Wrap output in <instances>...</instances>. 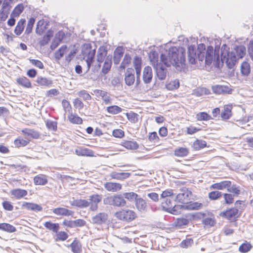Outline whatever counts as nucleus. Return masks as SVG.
<instances>
[{
  "label": "nucleus",
  "instance_id": "nucleus-1",
  "mask_svg": "<svg viewBox=\"0 0 253 253\" xmlns=\"http://www.w3.org/2000/svg\"><path fill=\"white\" fill-rule=\"evenodd\" d=\"M188 59L191 64H195L198 59L206 66L212 63L218 68L225 62L229 69L234 68L238 58H243L246 48H233L227 51L226 48H188Z\"/></svg>",
  "mask_w": 253,
  "mask_h": 253
},
{
  "label": "nucleus",
  "instance_id": "nucleus-2",
  "mask_svg": "<svg viewBox=\"0 0 253 253\" xmlns=\"http://www.w3.org/2000/svg\"><path fill=\"white\" fill-rule=\"evenodd\" d=\"M160 61L166 67L174 66L177 71L184 68L185 50L184 48H169L162 51Z\"/></svg>",
  "mask_w": 253,
  "mask_h": 253
},
{
  "label": "nucleus",
  "instance_id": "nucleus-3",
  "mask_svg": "<svg viewBox=\"0 0 253 253\" xmlns=\"http://www.w3.org/2000/svg\"><path fill=\"white\" fill-rule=\"evenodd\" d=\"M192 193L186 188L181 189L180 192L176 195L175 201L183 204L179 205V209H183L187 210H197L202 208L203 205L198 202H188Z\"/></svg>",
  "mask_w": 253,
  "mask_h": 253
},
{
  "label": "nucleus",
  "instance_id": "nucleus-4",
  "mask_svg": "<svg viewBox=\"0 0 253 253\" xmlns=\"http://www.w3.org/2000/svg\"><path fill=\"white\" fill-rule=\"evenodd\" d=\"M105 205H108L114 207H124L126 205V201L121 195L116 194L108 196L103 200Z\"/></svg>",
  "mask_w": 253,
  "mask_h": 253
},
{
  "label": "nucleus",
  "instance_id": "nucleus-5",
  "mask_svg": "<svg viewBox=\"0 0 253 253\" xmlns=\"http://www.w3.org/2000/svg\"><path fill=\"white\" fill-rule=\"evenodd\" d=\"M115 216L121 220L130 222L135 219L136 213L132 210L125 209L116 212Z\"/></svg>",
  "mask_w": 253,
  "mask_h": 253
},
{
  "label": "nucleus",
  "instance_id": "nucleus-6",
  "mask_svg": "<svg viewBox=\"0 0 253 253\" xmlns=\"http://www.w3.org/2000/svg\"><path fill=\"white\" fill-rule=\"evenodd\" d=\"M173 199L174 198L164 200L161 202V205L164 210L166 211L171 210L172 214H176L178 212L180 206L173 205L172 203Z\"/></svg>",
  "mask_w": 253,
  "mask_h": 253
},
{
  "label": "nucleus",
  "instance_id": "nucleus-7",
  "mask_svg": "<svg viewBox=\"0 0 253 253\" xmlns=\"http://www.w3.org/2000/svg\"><path fill=\"white\" fill-rule=\"evenodd\" d=\"M201 41L204 42L199 43L198 47H220V42L218 39H212L210 41L207 38L202 37Z\"/></svg>",
  "mask_w": 253,
  "mask_h": 253
},
{
  "label": "nucleus",
  "instance_id": "nucleus-8",
  "mask_svg": "<svg viewBox=\"0 0 253 253\" xmlns=\"http://www.w3.org/2000/svg\"><path fill=\"white\" fill-rule=\"evenodd\" d=\"M108 218V215L106 212H99L92 217V223L95 224L101 225L106 223Z\"/></svg>",
  "mask_w": 253,
  "mask_h": 253
},
{
  "label": "nucleus",
  "instance_id": "nucleus-9",
  "mask_svg": "<svg viewBox=\"0 0 253 253\" xmlns=\"http://www.w3.org/2000/svg\"><path fill=\"white\" fill-rule=\"evenodd\" d=\"M89 208L91 211H96L98 209V204L102 200V196L98 194H93L89 197Z\"/></svg>",
  "mask_w": 253,
  "mask_h": 253
},
{
  "label": "nucleus",
  "instance_id": "nucleus-10",
  "mask_svg": "<svg viewBox=\"0 0 253 253\" xmlns=\"http://www.w3.org/2000/svg\"><path fill=\"white\" fill-rule=\"evenodd\" d=\"M135 205L137 210L141 213H146L148 211L149 206L143 198H138L136 199Z\"/></svg>",
  "mask_w": 253,
  "mask_h": 253
},
{
  "label": "nucleus",
  "instance_id": "nucleus-11",
  "mask_svg": "<svg viewBox=\"0 0 253 253\" xmlns=\"http://www.w3.org/2000/svg\"><path fill=\"white\" fill-rule=\"evenodd\" d=\"M239 211L236 208L230 209L225 211H223L220 213V215L228 219L233 220L239 216Z\"/></svg>",
  "mask_w": 253,
  "mask_h": 253
},
{
  "label": "nucleus",
  "instance_id": "nucleus-12",
  "mask_svg": "<svg viewBox=\"0 0 253 253\" xmlns=\"http://www.w3.org/2000/svg\"><path fill=\"white\" fill-rule=\"evenodd\" d=\"M153 67L156 70L158 78L160 80H165L168 73L167 69L162 64L153 66Z\"/></svg>",
  "mask_w": 253,
  "mask_h": 253
},
{
  "label": "nucleus",
  "instance_id": "nucleus-13",
  "mask_svg": "<svg viewBox=\"0 0 253 253\" xmlns=\"http://www.w3.org/2000/svg\"><path fill=\"white\" fill-rule=\"evenodd\" d=\"M107 52V51L105 50V48H98L97 54V62H99V64L94 66L93 72H95V71H98L100 68V63L104 61L105 57L106 56Z\"/></svg>",
  "mask_w": 253,
  "mask_h": 253
},
{
  "label": "nucleus",
  "instance_id": "nucleus-14",
  "mask_svg": "<svg viewBox=\"0 0 253 253\" xmlns=\"http://www.w3.org/2000/svg\"><path fill=\"white\" fill-rule=\"evenodd\" d=\"M96 53L95 49L89 50L86 54L84 56V59L85 60L87 64L86 72H88L91 67V65L94 62L95 54Z\"/></svg>",
  "mask_w": 253,
  "mask_h": 253
},
{
  "label": "nucleus",
  "instance_id": "nucleus-15",
  "mask_svg": "<svg viewBox=\"0 0 253 253\" xmlns=\"http://www.w3.org/2000/svg\"><path fill=\"white\" fill-rule=\"evenodd\" d=\"M153 73L151 67L146 66L144 68L143 72L142 79L145 84H150L152 80Z\"/></svg>",
  "mask_w": 253,
  "mask_h": 253
},
{
  "label": "nucleus",
  "instance_id": "nucleus-16",
  "mask_svg": "<svg viewBox=\"0 0 253 253\" xmlns=\"http://www.w3.org/2000/svg\"><path fill=\"white\" fill-rule=\"evenodd\" d=\"M65 34L63 31H58L55 35L53 38L50 47H57L62 42V40L65 38Z\"/></svg>",
  "mask_w": 253,
  "mask_h": 253
},
{
  "label": "nucleus",
  "instance_id": "nucleus-17",
  "mask_svg": "<svg viewBox=\"0 0 253 253\" xmlns=\"http://www.w3.org/2000/svg\"><path fill=\"white\" fill-rule=\"evenodd\" d=\"M125 81L126 84L128 85H132L135 81L134 72L133 69L128 68L125 74Z\"/></svg>",
  "mask_w": 253,
  "mask_h": 253
},
{
  "label": "nucleus",
  "instance_id": "nucleus-18",
  "mask_svg": "<svg viewBox=\"0 0 253 253\" xmlns=\"http://www.w3.org/2000/svg\"><path fill=\"white\" fill-rule=\"evenodd\" d=\"M213 92L216 94L230 93L232 89L226 85H215L212 86Z\"/></svg>",
  "mask_w": 253,
  "mask_h": 253
},
{
  "label": "nucleus",
  "instance_id": "nucleus-19",
  "mask_svg": "<svg viewBox=\"0 0 253 253\" xmlns=\"http://www.w3.org/2000/svg\"><path fill=\"white\" fill-rule=\"evenodd\" d=\"M49 25L48 22L44 19L40 20L37 24L36 32L38 35H42L46 30Z\"/></svg>",
  "mask_w": 253,
  "mask_h": 253
},
{
  "label": "nucleus",
  "instance_id": "nucleus-20",
  "mask_svg": "<svg viewBox=\"0 0 253 253\" xmlns=\"http://www.w3.org/2000/svg\"><path fill=\"white\" fill-rule=\"evenodd\" d=\"M133 65L136 71V83L140 82V76L141 71V58L135 57L133 60Z\"/></svg>",
  "mask_w": 253,
  "mask_h": 253
},
{
  "label": "nucleus",
  "instance_id": "nucleus-21",
  "mask_svg": "<svg viewBox=\"0 0 253 253\" xmlns=\"http://www.w3.org/2000/svg\"><path fill=\"white\" fill-rule=\"evenodd\" d=\"M75 153L80 156L93 157L94 152L90 149L86 148L80 147L75 150Z\"/></svg>",
  "mask_w": 253,
  "mask_h": 253
},
{
  "label": "nucleus",
  "instance_id": "nucleus-22",
  "mask_svg": "<svg viewBox=\"0 0 253 253\" xmlns=\"http://www.w3.org/2000/svg\"><path fill=\"white\" fill-rule=\"evenodd\" d=\"M52 212L57 215L60 216H71L74 212L64 208H57L52 210Z\"/></svg>",
  "mask_w": 253,
  "mask_h": 253
},
{
  "label": "nucleus",
  "instance_id": "nucleus-23",
  "mask_svg": "<svg viewBox=\"0 0 253 253\" xmlns=\"http://www.w3.org/2000/svg\"><path fill=\"white\" fill-rule=\"evenodd\" d=\"M231 182L230 181L225 180L222 181L220 182L215 183L211 185L210 187V189H217L222 190L225 188H227L230 186Z\"/></svg>",
  "mask_w": 253,
  "mask_h": 253
},
{
  "label": "nucleus",
  "instance_id": "nucleus-24",
  "mask_svg": "<svg viewBox=\"0 0 253 253\" xmlns=\"http://www.w3.org/2000/svg\"><path fill=\"white\" fill-rule=\"evenodd\" d=\"M251 65L247 61H244L240 66V72L242 76L247 77L249 76L251 73Z\"/></svg>",
  "mask_w": 253,
  "mask_h": 253
},
{
  "label": "nucleus",
  "instance_id": "nucleus-25",
  "mask_svg": "<svg viewBox=\"0 0 253 253\" xmlns=\"http://www.w3.org/2000/svg\"><path fill=\"white\" fill-rule=\"evenodd\" d=\"M105 188L108 191L117 192L122 188V185L119 183L106 182L104 185Z\"/></svg>",
  "mask_w": 253,
  "mask_h": 253
},
{
  "label": "nucleus",
  "instance_id": "nucleus-26",
  "mask_svg": "<svg viewBox=\"0 0 253 253\" xmlns=\"http://www.w3.org/2000/svg\"><path fill=\"white\" fill-rule=\"evenodd\" d=\"M71 205L80 208H85L89 206L90 203L84 199H76L70 201Z\"/></svg>",
  "mask_w": 253,
  "mask_h": 253
},
{
  "label": "nucleus",
  "instance_id": "nucleus-27",
  "mask_svg": "<svg viewBox=\"0 0 253 253\" xmlns=\"http://www.w3.org/2000/svg\"><path fill=\"white\" fill-rule=\"evenodd\" d=\"M10 194L16 199H20L26 196L28 194V192L25 190L16 188L10 191Z\"/></svg>",
  "mask_w": 253,
  "mask_h": 253
},
{
  "label": "nucleus",
  "instance_id": "nucleus-28",
  "mask_svg": "<svg viewBox=\"0 0 253 253\" xmlns=\"http://www.w3.org/2000/svg\"><path fill=\"white\" fill-rule=\"evenodd\" d=\"M53 31L51 29L48 30L46 34L39 40V43L40 45L44 46L47 44L49 42L51 38L53 36Z\"/></svg>",
  "mask_w": 253,
  "mask_h": 253
},
{
  "label": "nucleus",
  "instance_id": "nucleus-29",
  "mask_svg": "<svg viewBox=\"0 0 253 253\" xmlns=\"http://www.w3.org/2000/svg\"><path fill=\"white\" fill-rule=\"evenodd\" d=\"M34 182L36 185H44L47 183V176L43 174L37 175L34 178Z\"/></svg>",
  "mask_w": 253,
  "mask_h": 253
},
{
  "label": "nucleus",
  "instance_id": "nucleus-30",
  "mask_svg": "<svg viewBox=\"0 0 253 253\" xmlns=\"http://www.w3.org/2000/svg\"><path fill=\"white\" fill-rule=\"evenodd\" d=\"M22 132L26 135L28 139L29 138L37 139L40 136L39 133L34 129L25 128L22 130Z\"/></svg>",
  "mask_w": 253,
  "mask_h": 253
},
{
  "label": "nucleus",
  "instance_id": "nucleus-31",
  "mask_svg": "<svg viewBox=\"0 0 253 253\" xmlns=\"http://www.w3.org/2000/svg\"><path fill=\"white\" fill-rule=\"evenodd\" d=\"M149 58L151 65L153 66L161 64L159 60V54L154 51H152L149 53Z\"/></svg>",
  "mask_w": 253,
  "mask_h": 253
},
{
  "label": "nucleus",
  "instance_id": "nucleus-32",
  "mask_svg": "<svg viewBox=\"0 0 253 253\" xmlns=\"http://www.w3.org/2000/svg\"><path fill=\"white\" fill-rule=\"evenodd\" d=\"M71 250L74 253H81L82 251V245L80 242L75 239L70 245Z\"/></svg>",
  "mask_w": 253,
  "mask_h": 253
},
{
  "label": "nucleus",
  "instance_id": "nucleus-33",
  "mask_svg": "<svg viewBox=\"0 0 253 253\" xmlns=\"http://www.w3.org/2000/svg\"><path fill=\"white\" fill-rule=\"evenodd\" d=\"M26 23L25 19H21L18 22L14 29V33L16 35H20L24 30V26Z\"/></svg>",
  "mask_w": 253,
  "mask_h": 253
},
{
  "label": "nucleus",
  "instance_id": "nucleus-34",
  "mask_svg": "<svg viewBox=\"0 0 253 253\" xmlns=\"http://www.w3.org/2000/svg\"><path fill=\"white\" fill-rule=\"evenodd\" d=\"M11 7L2 5L0 10V21H4L8 17Z\"/></svg>",
  "mask_w": 253,
  "mask_h": 253
},
{
  "label": "nucleus",
  "instance_id": "nucleus-35",
  "mask_svg": "<svg viewBox=\"0 0 253 253\" xmlns=\"http://www.w3.org/2000/svg\"><path fill=\"white\" fill-rule=\"evenodd\" d=\"M130 175V173L128 172H117L114 171L111 173L110 176L113 179L122 180L128 177Z\"/></svg>",
  "mask_w": 253,
  "mask_h": 253
},
{
  "label": "nucleus",
  "instance_id": "nucleus-36",
  "mask_svg": "<svg viewBox=\"0 0 253 253\" xmlns=\"http://www.w3.org/2000/svg\"><path fill=\"white\" fill-rule=\"evenodd\" d=\"M0 230L8 233H13L16 230L14 226L6 223H0Z\"/></svg>",
  "mask_w": 253,
  "mask_h": 253
},
{
  "label": "nucleus",
  "instance_id": "nucleus-37",
  "mask_svg": "<svg viewBox=\"0 0 253 253\" xmlns=\"http://www.w3.org/2000/svg\"><path fill=\"white\" fill-rule=\"evenodd\" d=\"M23 207H25V208L28 210L34 211H41L42 209L40 205L31 203L25 202L23 203Z\"/></svg>",
  "mask_w": 253,
  "mask_h": 253
},
{
  "label": "nucleus",
  "instance_id": "nucleus-38",
  "mask_svg": "<svg viewBox=\"0 0 253 253\" xmlns=\"http://www.w3.org/2000/svg\"><path fill=\"white\" fill-rule=\"evenodd\" d=\"M36 82L39 85L44 86H48L52 83L51 80L42 77H38Z\"/></svg>",
  "mask_w": 253,
  "mask_h": 253
},
{
  "label": "nucleus",
  "instance_id": "nucleus-39",
  "mask_svg": "<svg viewBox=\"0 0 253 253\" xmlns=\"http://www.w3.org/2000/svg\"><path fill=\"white\" fill-rule=\"evenodd\" d=\"M24 9V6L23 3L17 4L13 9L11 16L18 17Z\"/></svg>",
  "mask_w": 253,
  "mask_h": 253
},
{
  "label": "nucleus",
  "instance_id": "nucleus-40",
  "mask_svg": "<svg viewBox=\"0 0 253 253\" xmlns=\"http://www.w3.org/2000/svg\"><path fill=\"white\" fill-rule=\"evenodd\" d=\"M17 83L18 84L26 88H31V84L28 79L26 77L19 78L17 79Z\"/></svg>",
  "mask_w": 253,
  "mask_h": 253
},
{
  "label": "nucleus",
  "instance_id": "nucleus-41",
  "mask_svg": "<svg viewBox=\"0 0 253 253\" xmlns=\"http://www.w3.org/2000/svg\"><path fill=\"white\" fill-rule=\"evenodd\" d=\"M232 115L231 108L230 106H226L224 107L221 113V117L224 120L229 119Z\"/></svg>",
  "mask_w": 253,
  "mask_h": 253
},
{
  "label": "nucleus",
  "instance_id": "nucleus-42",
  "mask_svg": "<svg viewBox=\"0 0 253 253\" xmlns=\"http://www.w3.org/2000/svg\"><path fill=\"white\" fill-rule=\"evenodd\" d=\"M123 49V48H116L114 55V62L115 64H118L119 63L121 58L123 55V52L122 51Z\"/></svg>",
  "mask_w": 253,
  "mask_h": 253
},
{
  "label": "nucleus",
  "instance_id": "nucleus-43",
  "mask_svg": "<svg viewBox=\"0 0 253 253\" xmlns=\"http://www.w3.org/2000/svg\"><path fill=\"white\" fill-rule=\"evenodd\" d=\"M29 141L30 139L28 138L24 139L19 137L14 140V144L17 147H24L26 146L29 143Z\"/></svg>",
  "mask_w": 253,
  "mask_h": 253
},
{
  "label": "nucleus",
  "instance_id": "nucleus-44",
  "mask_svg": "<svg viewBox=\"0 0 253 253\" xmlns=\"http://www.w3.org/2000/svg\"><path fill=\"white\" fill-rule=\"evenodd\" d=\"M111 66L112 60L110 59L107 58L105 60V62L104 63L103 68L102 69V72L103 73V74L105 75L107 73H108L111 69Z\"/></svg>",
  "mask_w": 253,
  "mask_h": 253
},
{
  "label": "nucleus",
  "instance_id": "nucleus-45",
  "mask_svg": "<svg viewBox=\"0 0 253 253\" xmlns=\"http://www.w3.org/2000/svg\"><path fill=\"white\" fill-rule=\"evenodd\" d=\"M227 191L229 192L232 193L234 196H238L241 193L240 186L236 184L230 185L227 188Z\"/></svg>",
  "mask_w": 253,
  "mask_h": 253
},
{
  "label": "nucleus",
  "instance_id": "nucleus-46",
  "mask_svg": "<svg viewBox=\"0 0 253 253\" xmlns=\"http://www.w3.org/2000/svg\"><path fill=\"white\" fill-rule=\"evenodd\" d=\"M207 146V143L203 140H196L193 144V148L196 150H199Z\"/></svg>",
  "mask_w": 253,
  "mask_h": 253
},
{
  "label": "nucleus",
  "instance_id": "nucleus-47",
  "mask_svg": "<svg viewBox=\"0 0 253 253\" xmlns=\"http://www.w3.org/2000/svg\"><path fill=\"white\" fill-rule=\"evenodd\" d=\"M44 226L48 229L52 230L54 232H57L59 226L58 223H53L50 221L45 222Z\"/></svg>",
  "mask_w": 253,
  "mask_h": 253
},
{
  "label": "nucleus",
  "instance_id": "nucleus-48",
  "mask_svg": "<svg viewBox=\"0 0 253 253\" xmlns=\"http://www.w3.org/2000/svg\"><path fill=\"white\" fill-rule=\"evenodd\" d=\"M123 145L127 149H136L138 145L135 141H126L123 142Z\"/></svg>",
  "mask_w": 253,
  "mask_h": 253
},
{
  "label": "nucleus",
  "instance_id": "nucleus-49",
  "mask_svg": "<svg viewBox=\"0 0 253 253\" xmlns=\"http://www.w3.org/2000/svg\"><path fill=\"white\" fill-rule=\"evenodd\" d=\"M68 119L73 124H81L83 122L82 118L77 115H73L71 112L68 116Z\"/></svg>",
  "mask_w": 253,
  "mask_h": 253
},
{
  "label": "nucleus",
  "instance_id": "nucleus-50",
  "mask_svg": "<svg viewBox=\"0 0 253 253\" xmlns=\"http://www.w3.org/2000/svg\"><path fill=\"white\" fill-rule=\"evenodd\" d=\"M188 154V150L186 148L181 147L174 151V154L178 157H184Z\"/></svg>",
  "mask_w": 253,
  "mask_h": 253
},
{
  "label": "nucleus",
  "instance_id": "nucleus-51",
  "mask_svg": "<svg viewBox=\"0 0 253 253\" xmlns=\"http://www.w3.org/2000/svg\"><path fill=\"white\" fill-rule=\"evenodd\" d=\"M45 124L46 127L49 130L55 131L57 130V122L48 120L46 121Z\"/></svg>",
  "mask_w": 253,
  "mask_h": 253
},
{
  "label": "nucleus",
  "instance_id": "nucleus-52",
  "mask_svg": "<svg viewBox=\"0 0 253 253\" xmlns=\"http://www.w3.org/2000/svg\"><path fill=\"white\" fill-rule=\"evenodd\" d=\"M124 198H125L126 199H127L129 201H136V199H137L138 198V195L134 192H126L124 193L123 196Z\"/></svg>",
  "mask_w": 253,
  "mask_h": 253
},
{
  "label": "nucleus",
  "instance_id": "nucleus-53",
  "mask_svg": "<svg viewBox=\"0 0 253 253\" xmlns=\"http://www.w3.org/2000/svg\"><path fill=\"white\" fill-rule=\"evenodd\" d=\"M222 195V194L221 192L213 191L209 193L208 197L211 200H216L221 198Z\"/></svg>",
  "mask_w": 253,
  "mask_h": 253
},
{
  "label": "nucleus",
  "instance_id": "nucleus-54",
  "mask_svg": "<svg viewBox=\"0 0 253 253\" xmlns=\"http://www.w3.org/2000/svg\"><path fill=\"white\" fill-rule=\"evenodd\" d=\"M179 86V81L174 80L166 84V87L169 90H174L178 88Z\"/></svg>",
  "mask_w": 253,
  "mask_h": 253
},
{
  "label": "nucleus",
  "instance_id": "nucleus-55",
  "mask_svg": "<svg viewBox=\"0 0 253 253\" xmlns=\"http://www.w3.org/2000/svg\"><path fill=\"white\" fill-rule=\"evenodd\" d=\"M107 111L111 114H117L122 112V109L116 105L109 106L107 108Z\"/></svg>",
  "mask_w": 253,
  "mask_h": 253
},
{
  "label": "nucleus",
  "instance_id": "nucleus-56",
  "mask_svg": "<svg viewBox=\"0 0 253 253\" xmlns=\"http://www.w3.org/2000/svg\"><path fill=\"white\" fill-rule=\"evenodd\" d=\"M35 23V19L34 18L31 17L29 19L25 30L26 34H29L32 32Z\"/></svg>",
  "mask_w": 253,
  "mask_h": 253
},
{
  "label": "nucleus",
  "instance_id": "nucleus-57",
  "mask_svg": "<svg viewBox=\"0 0 253 253\" xmlns=\"http://www.w3.org/2000/svg\"><path fill=\"white\" fill-rule=\"evenodd\" d=\"M203 223L207 227H210L213 226L215 223V220L214 217L205 218L202 220Z\"/></svg>",
  "mask_w": 253,
  "mask_h": 253
},
{
  "label": "nucleus",
  "instance_id": "nucleus-58",
  "mask_svg": "<svg viewBox=\"0 0 253 253\" xmlns=\"http://www.w3.org/2000/svg\"><path fill=\"white\" fill-rule=\"evenodd\" d=\"M173 195L172 190H167L163 191L161 195V199L162 200L168 198H172Z\"/></svg>",
  "mask_w": 253,
  "mask_h": 253
},
{
  "label": "nucleus",
  "instance_id": "nucleus-59",
  "mask_svg": "<svg viewBox=\"0 0 253 253\" xmlns=\"http://www.w3.org/2000/svg\"><path fill=\"white\" fill-rule=\"evenodd\" d=\"M196 118L198 120L208 121L211 119V116L206 112H201L197 114Z\"/></svg>",
  "mask_w": 253,
  "mask_h": 253
},
{
  "label": "nucleus",
  "instance_id": "nucleus-60",
  "mask_svg": "<svg viewBox=\"0 0 253 253\" xmlns=\"http://www.w3.org/2000/svg\"><path fill=\"white\" fill-rule=\"evenodd\" d=\"M188 223L189 220L185 218H179L177 219L175 224L176 226L180 227L187 225Z\"/></svg>",
  "mask_w": 253,
  "mask_h": 253
},
{
  "label": "nucleus",
  "instance_id": "nucleus-61",
  "mask_svg": "<svg viewBox=\"0 0 253 253\" xmlns=\"http://www.w3.org/2000/svg\"><path fill=\"white\" fill-rule=\"evenodd\" d=\"M56 233V241H65L68 237V234L65 232L60 231Z\"/></svg>",
  "mask_w": 253,
  "mask_h": 253
},
{
  "label": "nucleus",
  "instance_id": "nucleus-62",
  "mask_svg": "<svg viewBox=\"0 0 253 253\" xmlns=\"http://www.w3.org/2000/svg\"><path fill=\"white\" fill-rule=\"evenodd\" d=\"M66 48H59L54 54V57L56 61H58L64 55Z\"/></svg>",
  "mask_w": 253,
  "mask_h": 253
},
{
  "label": "nucleus",
  "instance_id": "nucleus-63",
  "mask_svg": "<svg viewBox=\"0 0 253 253\" xmlns=\"http://www.w3.org/2000/svg\"><path fill=\"white\" fill-rule=\"evenodd\" d=\"M252 248V246L249 243H243L239 248V250L241 253H247L249 252Z\"/></svg>",
  "mask_w": 253,
  "mask_h": 253
},
{
  "label": "nucleus",
  "instance_id": "nucleus-64",
  "mask_svg": "<svg viewBox=\"0 0 253 253\" xmlns=\"http://www.w3.org/2000/svg\"><path fill=\"white\" fill-rule=\"evenodd\" d=\"M62 105L65 112H69V113L71 112L72 107L68 100L65 99L63 100Z\"/></svg>",
  "mask_w": 253,
  "mask_h": 253
}]
</instances>
